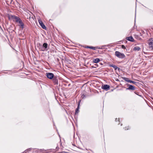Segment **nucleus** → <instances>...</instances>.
Masks as SVG:
<instances>
[{"label":"nucleus","mask_w":153,"mask_h":153,"mask_svg":"<svg viewBox=\"0 0 153 153\" xmlns=\"http://www.w3.org/2000/svg\"><path fill=\"white\" fill-rule=\"evenodd\" d=\"M114 65L113 64H110L109 65V66L111 67H113L114 66Z\"/></svg>","instance_id":"412c9836"},{"label":"nucleus","mask_w":153,"mask_h":153,"mask_svg":"<svg viewBox=\"0 0 153 153\" xmlns=\"http://www.w3.org/2000/svg\"><path fill=\"white\" fill-rule=\"evenodd\" d=\"M102 88L104 90L107 91L109 89L110 86L108 85H105L102 86Z\"/></svg>","instance_id":"39448f33"},{"label":"nucleus","mask_w":153,"mask_h":153,"mask_svg":"<svg viewBox=\"0 0 153 153\" xmlns=\"http://www.w3.org/2000/svg\"><path fill=\"white\" fill-rule=\"evenodd\" d=\"M128 82H129L130 83H132L134 84H135L137 83L136 82H134V81H132L131 80H130V81H128Z\"/></svg>","instance_id":"a211bd4d"},{"label":"nucleus","mask_w":153,"mask_h":153,"mask_svg":"<svg viewBox=\"0 0 153 153\" xmlns=\"http://www.w3.org/2000/svg\"><path fill=\"white\" fill-rule=\"evenodd\" d=\"M37 45L38 47L39 48V49L40 51H44L42 45L40 44H39Z\"/></svg>","instance_id":"1a4fd4ad"},{"label":"nucleus","mask_w":153,"mask_h":153,"mask_svg":"<svg viewBox=\"0 0 153 153\" xmlns=\"http://www.w3.org/2000/svg\"><path fill=\"white\" fill-rule=\"evenodd\" d=\"M134 93L136 94H137V93H136V92L135 91L134 92Z\"/></svg>","instance_id":"b1692460"},{"label":"nucleus","mask_w":153,"mask_h":153,"mask_svg":"<svg viewBox=\"0 0 153 153\" xmlns=\"http://www.w3.org/2000/svg\"><path fill=\"white\" fill-rule=\"evenodd\" d=\"M86 48H87L91 49L94 50H95L96 49V48L94 47L90 46H87Z\"/></svg>","instance_id":"dca6fc26"},{"label":"nucleus","mask_w":153,"mask_h":153,"mask_svg":"<svg viewBox=\"0 0 153 153\" xmlns=\"http://www.w3.org/2000/svg\"><path fill=\"white\" fill-rule=\"evenodd\" d=\"M16 22L17 23H18L19 24V25H20V26L21 28L22 29H23L24 28V24L22 22V20L19 18V17L16 21Z\"/></svg>","instance_id":"7ed1b4c3"},{"label":"nucleus","mask_w":153,"mask_h":153,"mask_svg":"<svg viewBox=\"0 0 153 153\" xmlns=\"http://www.w3.org/2000/svg\"><path fill=\"white\" fill-rule=\"evenodd\" d=\"M42 45L43 46L44 51L46 50L47 51L48 50V49H47L48 46V44L47 43H43Z\"/></svg>","instance_id":"9b49d317"},{"label":"nucleus","mask_w":153,"mask_h":153,"mask_svg":"<svg viewBox=\"0 0 153 153\" xmlns=\"http://www.w3.org/2000/svg\"><path fill=\"white\" fill-rule=\"evenodd\" d=\"M52 79L54 83V85H57L58 84V79H57L56 77H54Z\"/></svg>","instance_id":"423d86ee"},{"label":"nucleus","mask_w":153,"mask_h":153,"mask_svg":"<svg viewBox=\"0 0 153 153\" xmlns=\"http://www.w3.org/2000/svg\"><path fill=\"white\" fill-rule=\"evenodd\" d=\"M124 80L127 82H128V81H130V80L128 79L127 78H124Z\"/></svg>","instance_id":"aec40b11"},{"label":"nucleus","mask_w":153,"mask_h":153,"mask_svg":"<svg viewBox=\"0 0 153 153\" xmlns=\"http://www.w3.org/2000/svg\"><path fill=\"white\" fill-rule=\"evenodd\" d=\"M140 48L138 46H136L134 47L133 48V50L134 51H139V50H140Z\"/></svg>","instance_id":"ddd939ff"},{"label":"nucleus","mask_w":153,"mask_h":153,"mask_svg":"<svg viewBox=\"0 0 153 153\" xmlns=\"http://www.w3.org/2000/svg\"><path fill=\"white\" fill-rule=\"evenodd\" d=\"M115 55L118 58L121 59L124 58L125 57V56L123 53H121L118 51H115Z\"/></svg>","instance_id":"f257e3e1"},{"label":"nucleus","mask_w":153,"mask_h":153,"mask_svg":"<svg viewBox=\"0 0 153 153\" xmlns=\"http://www.w3.org/2000/svg\"><path fill=\"white\" fill-rule=\"evenodd\" d=\"M128 88H127V89L132 90H135V87L134 86L131 85H128Z\"/></svg>","instance_id":"0eeeda50"},{"label":"nucleus","mask_w":153,"mask_h":153,"mask_svg":"<svg viewBox=\"0 0 153 153\" xmlns=\"http://www.w3.org/2000/svg\"><path fill=\"white\" fill-rule=\"evenodd\" d=\"M79 104H78V106L77 108L76 109L75 112V114L78 113L79 112Z\"/></svg>","instance_id":"2eb2a0df"},{"label":"nucleus","mask_w":153,"mask_h":153,"mask_svg":"<svg viewBox=\"0 0 153 153\" xmlns=\"http://www.w3.org/2000/svg\"><path fill=\"white\" fill-rule=\"evenodd\" d=\"M121 46H122V48H123V49H125L126 48V47L124 45H121Z\"/></svg>","instance_id":"4be33fe9"},{"label":"nucleus","mask_w":153,"mask_h":153,"mask_svg":"<svg viewBox=\"0 0 153 153\" xmlns=\"http://www.w3.org/2000/svg\"><path fill=\"white\" fill-rule=\"evenodd\" d=\"M113 68L114 69V70H117L118 69V70L119 69V68L115 65L113 67Z\"/></svg>","instance_id":"6ab92c4d"},{"label":"nucleus","mask_w":153,"mask_h":153,"mask_svg":"<svg viewBox=\"0 0 153 153\" xmlns=\"http://www.w3.org/2000/svg\"><path fill=\"white\" fill-rule=\"evenodd\" d=\"M100 61V59L99 58H96L94 59L93 60V62L95 63H97Z\"/></svg>","instance_id":"f8f14e48"},{"label":"nucleus","mask_w":153,"mask_h":153,"mask_svg":"<svg viewBox=\"0 0 153 153\" xmlns=\"http://www.w3.org/2000/svg\"><path fill=\"white\" fill-rule=\"evenodd\" d=\"M8 18L9 19H12L13 21L16 22L19 17L14 15H9Z\"/></svg>","instance_id":"f03ea898"},{"label":"nucleus","mask_w":153,"mask_h":153,"mask_svg":"<svg viewBox=\"0 0 153 153\" xmlns=\"http://www.w3.org/2000/svg\"><path fill=\"white\" fill-rule=\"evenodd\" d=\"M31 148H29L28 149H26L25 150L24 152L23 153H27V152L29 151H30L31 150Z\"/></svg>","instance_id":"f3484780"},{"label":"nucleus","mask_w":153,"mask_h":153,"mask_svg":"<svg viewBox=\"0 0 153 153\" xmlns=\"http://www.w3.org/2000/svg\"><path fill=\"white\" fill-rule=\"evenodd\" d=\"M149 46L150 48H151L153 50V42H150L149 43Z\"/></svg>","instance_id":"4468645a"},{"label":"nucleus","mask_w":153,"mask_h":153,"mask_svg":"<svg viewBox=\"0 0 153 153\" xmlns=\"http://www.w3.org/2000/svg\"><path fill=\"white\" fill-rule=\"evenodd\" d=\"M39 22L40 26L42 27L43 29H46V27L45 25L43 24L42 22L41 21H39Z\"/></svg>","instance_id":"6e6552de"},{"label":"nucleus","mask_w":153,"mask_h":153,"mask_svg":"<svg viewBox=\"0 0 153 153\" xmlns=\"http://www.w3.org/2000/svg\"><path fill=\"white\" fill-rule=\"evenodd\" d=\"M95 65H96V66H97V64H95Z\"/></svg>","instance_id":"a878e982"},{"label":"nucleus","mask_w":153,"mask_h":153,"mask_svg":"<svg viewBox=\"0 0 153 153\" xmlns=\"http://www.w3.org/2000/svg\"><path fill=\"white\" fill-rule=\"evenodd\" d=\"M125 130H126L127 129H126V127H125ZM127 130H128V128L127 129Z\"/></svg>","instance_id":"393cba45"},{"label":"nucleus","mask_w":153,"mask_h":153,"mask_svg":"<svg viewBox=\"0 0 153 153\" xmlns=\"http://www.w3.org/2000/svg\"><path fill=\"white\" fill-rule=\"evenodd\" d=\"M46 76L50 79H52L54 77L53 74L51 73L48 72L46 73Z\"/></svg>","instance_id":"20e7f679"},{"label":"nucleus","mask_w":153,"mask_h":153,"mask_svg":"<svg viewBox=\"0 0 153 153\" xmlns=\"http://www.w3.org/2000/svg\"><path fill=\"white\" fill-rule=\"evenodd\" d=\"M117 121V118H116L115 119V121Z\"/></svg>","instance_id":"5701e85b"},{"label":"nucleus","mask_w":153,"mask_h":153,"mask_svg":"<svg viewBox=\"0 0 153 153\" xmlns=\"http://www.w3.org/2000/svg\"><path fill=\"white\" fill-rule=\"evenodd\" d=\"M126 39L128 41L132 42H133L134 41V39L132 36L127 37L126 38Z\"/></svg>","instance_id":"9d476101"}]
</instances>
